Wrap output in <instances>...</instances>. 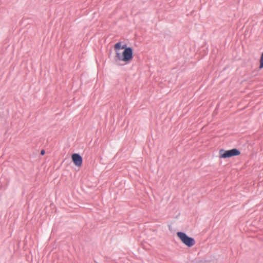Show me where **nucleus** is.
<instances>
[{"label":"nucleus","instance_id":"obj_4","mask_svg":"<svg viewBox=\"0 0 263 263\" xmlns=\"http://www.w3.org/2000/svg\"><path fill=\"white\" fill-rule=\"evenodd\" d=\"M72 160L74 164H82L83 159L82 157L78 154H74L71 156Z\"/></svg>","mask_w":263,"mask_h":263},{"label":"nucleus","instance_id":"obj_3","mask_svg":"<svg viewBox=\"0 0 263 263\" xmlns=\"http://www.w3.org/2000/svg\"><path fill=\"white\" fill-rule=\"evenodd\" d=\"M177 235L182 242L189 247L193 246L195 243V240L187 236L184 233L179 232L177 233Z\"/></svg>","mask_w":263,"mask_h":263},{"label":"nucleus","instance_id":"obj_5","mask_svg":"<svg viewBox=\"0 0 263 263\" xmlns=\"http://www.w3.org/2000/svg\"><path fill=\"white\" fill-rule=\"evenodd\" d=\"M259 69H262L263 68V52L261 53L260 58L259 60Z\"/></svg>","mask_w":263,"mask_h":263},{"label":"nucleus","instance_id":"obj_1","mask_svg":"<svg viewBox=\"0 0 263 263\" xmlns=\"http://www.w3.org/2000/svg\"><path fill=\"white\" fill-rule=\"evenodd\" d=\"M115 50V59L116 62H124L125 63L130 62L133 58V51L130 47L125 45L122 46L121 42L117 43L114 45Z\"/></svg>","mask_w":263,"mask_h":263},{"label":"nucleus","instance_id":"obj_6","mask_svg":"<svg viewBox=\"0 0 263 263\" xmlns=\"http://www.w3.org/2000/svg\"><path fill=\"white\" fill-rule=\"evenodd\" d=\"M45 154V150L42 149V150L41 151V154L42 155H43V156Z\"/></svg>","mask_w":263,"mask_h":263},{"label":"nucleus","instance_id":"obj_2","mask_svg":"<svg viewBox=\"0 0 263 263\" xmlns=\"http://www.w3.org/2000/svg\"><path fill=\"white\" fill-rule=\"evenodd\" d=\"M240 154V151L236 148H233L228 151L221 149L219 151V157L220 158L225 159L233 156H238Z\"/></svg>","mask_w":263,"mask_h":263}]
</instances>
